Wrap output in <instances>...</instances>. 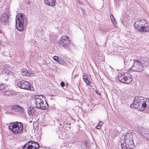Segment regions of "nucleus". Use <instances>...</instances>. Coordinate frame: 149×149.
<instances>
[{"label": "nucleus", "mask_w": 149, "mask_h": 149, "mask_svg": "<svg viewBox=\"0 0 149 149\" xmlns=\"http://www.w3.org/2000/svg\"><path fill=\"white\" fill-rule=\"evenodd\" d=\"M130 107L134 109L136 108L140 111H143L149 108V98L143 96L136 97L133 103L130 105Z\"/></svg>", "instance_id": "obj_1"}, {"label": "nucleus", "mask_w": 149, "mask_h": 149, "mask_svg": "<svg viewBox=\"0 0 149 149\" xmlns=\"http://www.w3.org/2000/svg\"><path fill=\"white\" fill-rule=\"evenodd\" d=\"M121 146L123 149H133L134 147L133 136L131 133H127L121 140Z\"/></svg>", "instance_id": "obj_2"}, {"label": "nucleus", "mask_w": 149, "mask_h": 149, "mask_svg": "<svg viewBox=\"0 0 149 149\" xmlns=\"http://www.w3.org/2000/svg\"><path fill=\"white\" fill-rule=\"evenodd\" d=\"M135 28L141 32H147L149 29L147 21L145 19H138L134 23Z\"/></svg>", "instance_id": "obj_3"}, {"label": "nucleus", "mask_w": 149, "mask_h": 149, "mask_svg": "<svg viewBox=\"0 0 149 149\" xmlns=\"http://www.w3.org/2000/svg\"><path fill=\"white\" fill-rule=\"evenodd\" d=\"M9 128L14 134L20 133L23 131V125L21 122H15L10 124Z\"/></svg>", "instance_id": "obj_4"}, {"label": "nucleus", "mask_w": 149, "mask_h": 149, "mask_svg": "<svg viewBox=\"0 0 149 149\" xmlns=\"http://www.w3.org/2000/svg\"><path fill=\"white\" fill-rule=\"evenodd\" d=\"M16 26L17 29L19 31H22L23 29L24 22H26V19L22 14H18L16 17Z\"/></svg>", "instance_id": "obj_5"}, {"label": "nucleus", "mask_w": 149, "mask_h": 149, "mask_svg": "<svg viewBox=\"0 0 149 149\" xmlns=\"http://www.w3.org/2000/svg\"><path fill=\"white\" fill-rule=\"evenodd\" d=\"M35 99L36 107L37 109H45L46 108L44 104L45 97L42 95H36L35 96ZM46 102H45V103Z\"/></svg>", "instance_id": "obj_6"}, {"label": "nucleus", "mask_w": 149, "mask_h": 149, "mask_svg": "<svg viewBox=\"0 0 149 149\" xmlns=\"http://www.w3.org/2000/svg\"><path fill=\"white\" fill-rule=\"evenodd\" d=\"M60 46L64 47L65 49H70L73 44L70 42V39L66 36H63L58 41Z\"/></svg>", "instance_id": "obj_7"}, {"label": "nucleus", "mask_w": 149, "mask_h": 149, "mask_svg": "<svg viewBox=\"0 0 149 149\" xmlns=\"http://www.w3.org/2000/svg\"><path fill=\"white\" fill-rule=\"evenodd\" d=\"M131 61H133V65L130 68L131 70L137 72H141L143 70L144 68L142 62L137 60H135L134 61L131 60Z\"/></svg>", "instance_id": "obj_8"}, {"label": "nucleus", "mask_w": 149, "mask_h": 149, "mask_svg": "<svg viewBox=\"0 0 149 149\" xmlns=\"http://www.w3.org/2000/svg\"><path fill=\"white\" fill-rule=\"evenodd\" d=\"M17 86L21 88L30 91H32L33 89L29 82L24 81H22L18 82Z\"/></svg>", "instance_id": "obj_9"}, {"label": "nucleus", "mask_w": 149, "mask_h": 149, "mask_svg": "<svg viewBox=\"0 0 149 149\" xmlns=\"http://www.w3.org/2000/svg\"><path fill=\"white\" fill-rule=\"evenodd\" d=\"M119 80L121 82L126 84H129L132 81V77L131 75L129 77L125 76V75H121L118 77Z\"/></svg>", "instance_id": "obj_10"}, {"label": "nucleus", "mask_w": 149, "mask_h": 149, "mask_svg": "<svg viewBox=\"0 0 149 149\" xmlns=\"http://www.w3.org/2000/svg\"><path fill=\"white\" fill-rule=\"evenodd\" d=\"M136 132L139 134H140L143 137L146 138L148 134L147 130L144 128L138 127L136 129Z\"/></svg>", "instance_id": "obj_11"}, {"label": "nucleus", "mask_w": 149, "mask_h": 149, "mask_svg": "<svg viewBox=\"0 0 149 149\" xmlns=\"http://www.w3.org/2000/svg\"><path fill=\"white\" fill-rule=\"evenodd\" d=\"M56 0H44V3L47 5L50 6H55Z\"/></svg>", "instance_id": "obj_12"}, {"label": "nucleus", "mask_w": 149, "mask_h": 149, "mask_svg": "<svg viewBox=\"0 0 149 149\" xmlns=\"http://www.w3.org/2000/svg\"><path fill=\"white\" fill-rule=\"evenodd\" d=\"M8 15L5 14L3 15L0 20L2 23L6 24L7 23H8Z\"/></svg>", "instance_id": "obj_13"}, {"label": "nucleus", "mask_w": 149, "mask_h": 149, "mask_svg": "<svg viewBox=\"0 0 149 149\" xmlns=\"http://www.w3.org/2000/svg\"><path fill=\"white\" fill-rule=\"evenodd\" d=\"M12 109L15 112H21L23 111L24 109L17 105H15L12 108Z\"/></svg>", "instance_id": "obj_14"}, {"label": "nucleus", "mask_w": 149, "mask_h": 149, "mask_svg": "<svg viewBox=\"0 0 149 149\" xmlns=\"http://www.w3.org/2000/svg\"><path fill=\"white\" fill-rule=\"evenodd\" d=\"M33 146L34 149H37L39 148V146L38 143L32 141H30L28 142Z\"/></svg>", "instance_id": "obj_15"}, {"label": "nucleus", "mask_w": 149, "mask_h": 149, "mask_svg": "<svg viewBox=\"0 0 149 149\" xmlns=\"http://www.w3.org/2000/svg\"><path fill=\"white\" fill-rule=\"evenodd\" d=\"M83 79L84 81L86 83V85L87 86L89 85V82L88 79V74L86 73H84V74Z\"/></svg>", "instance_id": "obj_16"}, {"label": "nucleus", "mask_w": 149, "mask_h": 149, "mask_svg": "<svg viewBox=\"0 0 149 149\" xmlns=\"http://www.w3.org/2000/svg\"><path fill=\"white\" fill-rule=\"evenodd\" d=\"M13 92L10 91H7L5 92H3V95L4 96H11L13 95Z\"/></svg>", "instance_id": "obj_17"}, {"label": "nucleus", "mask_w": 149, "mask_h": 149, "mask_svg": "<svg viewBox=\"0 0 149 149\" xmlns=\"http://www.w3.org/2000/svg\"><path fill=\"white\" fill-rule=\"evenodd\" d=\"M21 74L23 76H28L29 75V72L25 69H23L22 70Z\"/></svg>", "instance_id": "obj_18"}, {"label": "nucleus", "mask_w": 149, "mask_h": 149, "mask_svg": "<svg viewBox=\"0 0 149 149\" xmlns=\"http://www.w3.org/2000/svg\"><path fill=\"white\" fill-rule=\"evenodd\" d=\"M23 149H34L33 146L29 143L25 144L23 148Z\"/></svg>", "instance_id": "obj_19"}, {"label": "nucleus", "mask_w": 149, "mask_h": 149, "mask_svg": "<svg viewBox=\"0 0 149 149\" xmlns=\"http://www.w3.org/2000/svg\"><path fill=\"white\" fill-rule=\"evenodd\" d=\"M37 109L36 107V108L32 107H30L28 109V112H36Z\"/></svg>", "instance_id": "obj_20"}, {"label": "nucleus", "mask_w": 149, "mask_h": 149, "mask_svg": "<svg viewBox=\"0 0 149 149\" xmlns=\"http://www.w3.org/2000/svg\"><path fill=\"white\" fill-rule=\"evenodd\" d=\"M141 62L144 65H146V63H148L149 62V60L148 59L146 58H144V59H143L142 60H141Z\"/></svg>", "instance_id": "obj_21"}, {"label": "nucleus", "mask_w": 149, "mask_h": 149, "mask_svg": "<svg viewBox=\"0 0 149 149\" xmlns=\"http://www.w3.org/2000/svg\"><path fill=\"white\" fill-rule=\"evenodd\" d=\"M6 87V85L5 84H0V90L4 89Z\"/></svg>", "instance_id": "obj_22"}, {"label": "nucleus", "mask_w": 149, "mask_h": 149, "mask_svg": "<svg viewBox=\"0 0 149 149\" xmlns=\"http://www.w3.org/2000/svg\"><path fill=\"white\" fill-rule=\"evenodd\" d=\"M53 59L56 62H59V59L60 58L56 56H54L53 57Z\"/></svg>", "instance_id": "obj_23"}, {"label": "nucleus", "mask_w": 149, "mask_h": 149, "mask_svg": "<svg viewBox=\"0 0 149 149\" xmlns=\"http://www.w3.org/2000/svg\"><path fill=\"white\" fill-rule=\"evenodd\" d=\"M77 3L79 4L82 5L83 4V2L82 0H76Z\"/></svg>", "instance_id": "obj_24"}, {"label": "nucleus", "mask_w": 149, "mask_h": 149, "mask_svg": "<svg viewBox=\"0 0 149 149\" xmlns=\"http://www.w3.org/2000/svg\"><path fill=\"white\" fill-rule=\"evenodd\" d=\"M111 17V20L112 21H113L114 22L115 21V19L114 18V17H113V15H111V16H110Z\"/></svg>", "instance_id": "obj_25"}, {"label": "nucleus", "mask_w": 149, "mask_h": 149, "mask_svg": "<svg viewBox=\"0 0 149 149\" xmlns=\"http://www.w3.org/2000/svg\"><path fill=\"white\" fill-rule=\"evenodd\" d=\"M82 144L86 148L87 144V142L86 141H84L83 142Z\"/></svg>", "instance_id": "obj_26"}, {"label": "nucleus", "mask_w": 149, "mask_h": 149, "mask_svg": "<svg viewBox=\"0 0 149 149\" xmlns=\"http://www.w3.org/2000/svg\"><path fill=\"white\" fill-rule=\"evenodd\" d=\"M104 123L102 122V121H100V122L98 123V124H99V125H97V127H99V126H101Z\"/></svg>", "instance_id": "obj_27"}, {"label": "nucleus", "mask_w": 149, "mask_h": 149, "mask_svg": "<svg viewBox=\"0 0 149 149\" xmlns=\"http://www.w3.org/2000/svg\"><path fill=\"white\" fill-rule=\"evenodd\" d=\"M59 62H58L60 63V64H62L63 63V59H61L60 58V59H59Z\"/></svg>", "instance_id": "obj_28"}, {"label": "nucleus", "mask_w": 149, "mask_h": 149, "mask_svg": "<svg viewBox=\"0 0 149 149\" xmlns=\"http://www.w3.org/2000/svg\"><path fill=\"white\" fill-rule=\"evenodd\" d=\"M145 77L146 78V79H149V74L147 73H146L145 74Z\"/></svg>", "instance_id": "obj_29"}, {"label": "nucleus", "mask_w": 149, "mask_h": 149, "mask_svg": "<svg viewBox=\"0 0 149 149\" xmlns=\"http://www.w3.org/2000/svg\"><path fill=\"white\" fill-rule=\"evenodd\" d=\"M5 68V70L4 69L3 70V73L8 74L9 73V72H8V71H6V68Z\"/></svg>", "instance_id": "obj_30"}, {"label": "nucleus", "mask_w": 149, "mask_h": 149, "mask_svg": "<svg viewBox=\"0 0 149 149\" xmlns=\"http://www.w3.org/2000/svg\"><path fill=\"white\" fill-rule=\"evenodd\" d=\"M29 75L28 76H33L34 75V73H33V72H31L29 73Z\"/></svg>", "instance_id": "obj_31"}, {"label": "nucleus", "mask_w": 149, "mask_h": 149, "mask_svg": "<svg viewBox=\"0 0 149 149\" xmlns=\"http://www.w3.org/2000/svg\"><path fill=\"white\" fill-rule=\"evenodd\" d=\"M65 83L63 82H61V85L62 87H63L65 85Z\"/></svg>", "instance_id": "obj_32"}, {"label": "nucleus", "mask_w": 149, "mask_h": 149, "mask_svg": "<svg viewBox=\"0 0 149 149\" xmlns=\"http://www.w3.org/2000/svg\"><path fill=\"white\" fill-rule=\"evenodd\" d=\"M34 112H33V114H32V112H28L29 115L30 116L32 115V116Z\"/></svg>", "instance_id": "obj_33"}, {"label": "nucleus", "mask_w": 149, "mask_h": 149, "mask_svg": "<svg viewBox=\"0 0 149 149\" xmlns=\"http://www.w3.org/2000/svg\"><path fill=\"white\" fill-rule=\"evenodd\" d=\"M101 128V126H99V127H97V125L96 127V128L98 129H100Z\"/></svg>", "instance_id": "obj_34"}, {"label": "nucleus", "mask_w": 149, "mask_h": 149, "mask_svg": "<svg viewBox=\"0 0 149 149\" xmlns=\"http://www.w3.org/2000/svg\"><path fill=\"white\" fill-rule=\"evenodd\" d=\"M94 91L96 93V94H99V95H100V94H99L98 92V91L97 90H95Z\"/></svg>", "instance_id": "obj_35"}, {"label": "nucleus", "mask_w": 149, "mask_h": 149, "mask_svg": "<svg viewBox=\"0 0 149 149\" xmlns=\"http://www.w3.org/2000/svg\"><path fill=\"white\" fill-rule=\"evenodd\" d=\"M78 75V74H76L73 77V78L74 79L75 77Z\"/></svg>", "instance_id": "obj_36"}, {"label": "nucleus", "mask_w": 149, "mask_h": 149, "mask_svg": "<svg viewBox=\"0 0 149 149\" xmlns=\"http://www.w3.org/2000/svg\"><path fill=\"white\" fill-rule=\"evenodd\" d=\"M125 60H124V62L125 63Z\"/></svg>", "instance_id": "obj_37"}, {"label": "nucleus", "mask_w": 149, "mask_h": 149, "mask_svg": "<svg viewBox=\"0 0 149 149\" xmlns=\"http://www.w3.org/2000/svg\"><path fill=\"white\" fill-rule=\"evenodd\" d=\"M99 125V124H98V123L97 125Z\"/></svg>", "instance_id": "obj_38"}]
</instances>
